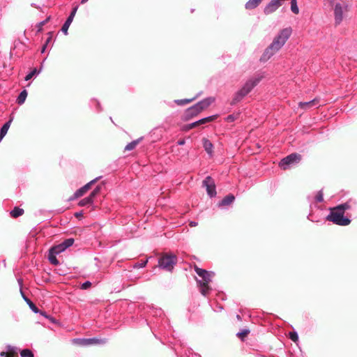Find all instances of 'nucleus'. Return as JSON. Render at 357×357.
Segmentation results:
<instances>
[{"label":"nucleus","mask_w":357,"mask_h":357,"mask_svg":"<svg viewBox=\"0 0 357 357\" xmlns=\"http://www.w3.org/2000/svg\"><path fill=\"white\" fill-rule=\"evenodd\" d=\"M301 155L298 153H291L284 158L279 163V166L282 169H287L290 166L296 165L300 162Z\"/></svg>","instance_id":"nucleus-9"},{"label":"nucleus","mask_w":357,"mask_h":357,"mask_svg":"<svg viewBox=\"0 0 357 357\" xmlns=\"http://www.w3.org/2000/svg\"><path fill=\"white\" fill-rule=\"evenodd\" d=\"M89 0H82L81 1V3L84 4L85 3H86Z\"/></svg>","instance_id":"nucleus-53"},{"label":"nucleus","mask_w":357,"mask_h":357,"mask_svg":"<svg viewBox=\"0 0 357 357\" xmlns=\"http://www.w3.org/2000/svg\"><path fill=\"white\" fill-rule=\"evenodd\" d=\"M263 77L264 76L260 74L251 77L245 83L242 89L243 91H245V93L248 94L252 91V89L259 83Z\"/></svg>","instance_id":"nucleus-10"},{"label":"nucleus","mask_w":357,"mask_h":357,"mask_svg":"<svg viewBox=\"0 0 357 357\" xmlns=\"http://www.w3.org/2000/svg\"><path fill=\"white\" fill-rule=\"evenodd\" d=\"M17 282H18V283H19V284L20 286V293H21L22 297L24 298V296H26L24 295L23 291L22 290V288H21V287L22 285V280L20 278V279L17 280Z\"/></svg>","instance_id":"nucleus-43"},{"label":"nucleus","mask_w":357,"mask_h":357,"mask_svg":"<svg viewBox=\"0 0 357 357\" xmlns=\"http://www.w3.org/2000/svg\"><path fill=\"white\" fill-rule=\"evenodd\" d=\"M11 120L7 121L3 124V126L1 127L0 130V140H1L4 136L6 135L10 126Z\"/></svg>","instance_id":"nucleus-22"},{"label":"nucleus","mask_w":357,"mask_h":357,"mask_svg":"<svg viewBox=\"0 0 357 357\" xmlns=\"http://www.w3.org/2000/svg\"><path fill=\"white\" fill-rule=\"evenodd\" d=\"M263 0H249L245 4V8L247 10H252L256 8Z\"/></svg>","instance_id":"nucleus-21"},{"label":"nucleus","mask_w":357,"mask_h":357,"mask_svg":"<svg viewBox=\"0 0 357 357\" xmlns=\"http://www.w3.org/2000/svg\"><path fill=\"white\" fill-rule=\"evenodd\" d=\"M17 352V349L16 347L11 345H7L6 351H1L0 353V357H15Z\"/></svg>","instance_id":"nucleus-17"},{"label":"nucleus","mask_w":357,"mask_h":357,"mask_svg":"<svg viewBox=\"0 0 357 357\" xmlns=\"http://www.w3.org/2000/svg\"><path fill=\"white\" fill-rule=\"evenodd\" d=\"M77 9H78V6H75L73 8L70 14L69 15V16L68 17L67 20H66V22H64V24L62 26L61 31L65 35L68 34V28L70 26L72 22L73 21V19L75 17V15L77 11Z\"/></svg>","instance_id":"nucleus-14"},{"label":"nucleus","mask_w":357,"mask_h":357,"mask_svg":"<svg viewBox=\"0 0 357 357\" xmlns=\"http://www.w3.org/2000/svg\"><path fill=\"white\" fill-rule=\"evenodd\" d=\"M326 220L340 226H347L351 223V220L344 217V213L339 211L336 207L331 209L330 213L326 217Z\"/></svg>","instance_id":"nucleus-6"},{"label":"nucleus","mask_w":357,"mask_h":357,"mask_svg":"<svg viewBox=\"0 0 357 357\" xmlns=\"http://www.w3.org/2000/svg\"><path fill=\"white\" fill-rule=\"evenodd\" d=\"M298 105L301 109H307L311 107H319L320 105L319 104V100L314 98L307 102H300Z\"/></svg>","instance_id":"nucleus-16"},{"label":"nucleus","mask_w":357,"mask_h":357,"mask_svg":"<svg viewBox=\"0 0 357 357\" xmlns=\"http://www.w3.org/2000/svg\"><path fill=\"white\" fill-rule=\"evenodd\" d=\"M289 338L294 342H297L298 341V335L296 331L290 332L289 334Z\"/></svg>","instance_id":"nucleus-38"},{"label":"nucleus","mask_w":357,"mask_h":357,"mask_svg":"<svg viewBox=\"0 0 357 357\" xmlns=\"http://www.w3.org/2000/svg\"><path fill=\"white\" fill-rule=\"evenodd\" d=\"M291 33L292 29L291 27L282 29L274 38L270 45L265 50L263 55L261 56V60L264 61H267L278 51H279L289 39Z\"/></svg>","instance_id":"nucleus-3"},{"label":"nucleus","mask_w":357,"mask_h":357,"mask_svg":"<svg viewBox=\"0 0 357 357\" xmlns=\"http://www.w3.org/2000/svg\"><path fill=\"white\" fill-rule=\"evenodd\" d=\"M38 313H40L42 316H43L44 317H45L47 319L49 318V315L45 312L39 310V312Z\"/></svg>","instance_id":"nucleus-45"},{"label":"nucleus","mask_w":357,"mask_h":357,"mask_svg":"<svg viewBox=\"0 0 357 357\" xmlns=\"http://www.w3.org/2000/svg\"><path fill=\"white\" fill-rule=\"evenodd\" d=\"M50 20V16L47 17L45 20L38 23V27L39 31L42 29L43 26H44Z\"/></svg>","instance_id":"nucleus-39"},{"label":"nucleus","mask_w":357,"mask_h":357,"mask_svg":"<svg viewBox=\"0 0 357 357\" xmlns=\"http://www.w3.org/2000/svg\"><path fill=\"white\" fill-rule=\"evenodd\" d=\"M27 94L28 93L26 89H24L20 92L17 98V102L18 105H21L25 102Z\"/></svg>","instance_id":"nucleus-23"},{"label":"nucleus","mask_w":357,"mask_h":357,"mask_svg":"<svg viewBox=\"0 0 357 357\" xmlns=\"http://www.w3.org/2000/svg\"><path fill=\"white\" fill-rule=\"evenodd\" d=\"M247 94L248 93H245V91H243V89L241 88L235 93L231 101V105H235L240 102Z\"/></svg>","instance_id":"nucleus-19"},{"label":"nucleus","mask_w":357,"mask_h":357,"mask_svg":"<svg viewBox=\"0 0 357 357\" xmlns=\"http://www.w3.org/2000/svg\"><path fill=\"white\" fill-rule=\"evenodd\" d=\"M47 45L46 43H45L42 47V50H41V53H44L45 51V49L47 47Z\"/></svg>","instance_id":"nucleus-47"},{"label":"nucleus","mask_w":357,"mask_h":357,"mask_svg":"<svg viewBox=\"0 0 357 357\" xmlns=\"http://www.w3.org/2000/svg\"><path fill=\"white\" fill-rule=\"evenodd\" d=\"M189 225L190 227H196L198 224L197 222L191 221Z\"/></svg>","instance_id":"nucleus-46"},{"label":"nucleus","mask_w":357,"mask_h":357,"mask_svg":"<svg viewBox=\"0 0 357 357\" xmlns=\"http://www.w3.org/2000/svg\"><path fill=\"white\" fill-rule=\"evenodd\" d=\"M148 262V259L145 260H141L140 261L135 263L133 265L134 268H142L146 266V264Z\"/></svg>","instance_id":"nucleus-36"},{"label":"nucleus","mask_w":357,"mask_h":357,"mask_svg":"<svg viewBox=\"0 0 357 357\" xmlns=\"http://www.w3.org/2000/svg\"><path fill=\"white\" fill-rule=\"evenodd\" d=\"M82 212H78V213H75V216L76 217H79V216H82Z\"/></svg>","instance_id":"nucleus-52"},{"label":"nucleus","mask_w":357,"mask_h":357,"mask_svg":"<svg viewBox=\"0 0 357 357\" xmlns=\"http://www.w3.org/2000/svg\"><path fill=\"white\" fill-rule=\"evenodd\" d=\"M52 323H55L56 319L50 316H49V318H47Z\"/></svg>","instance_id":"nucleus-50"},{"label":"nucleus","mask_w":357,"mask_h":357,"mask_svg":"<svg viewBox=\"0 0 357 357\" xmlns=\"http://www.w3.org/2000/svg\"><path fill=\"white\" fill-rule=\"evenodd\" d=\"M99 178L100 177H96V178L93 179L92 181H91L90 182H89L79 189H78L77 190H76L73 196L70 199L73 200L75 199L83 196L90 189L92 184L95 183L97 181H98Z\"/></svg>","instance_id":"nucleus-13"},{"label":"nucleus","mask_w":357,"mask_h":357,"mask_svg":"<svg viewBox=\"0 0 357 357\" xmlns=\"http://www.w3.org/2000/svg\"><path fill=\"white\" fill-rule=\"evenodd\" d=\"M291 33L292 29L291 27L282 29L274 38L270 45L265 50L263 55L261 56V60L264 61H267L278 51H279L289 39Z\"/></svg>","instance_id":"nucleus-1"},{"label":"nucleus","mask_w":357,"mask_h":357,"mask_svg":"<svg viewBox=\"0 0 357 357\" xmlns=\"http://www.w3.org/2000/svg\"><path fill=\"white\" fill-rule=\"evenodd\" d=\"M177 144L178 145H183V144H185V140L184 139L178 140Z\"/></svg>","instance_id":"nucleus-49"},{"label":"nucleus","mask_w":357,"mask_h":357,"mask_svg":"<svg viewBox=\"0 0 357 357\" xmlns=\"http://www.w3.org/2000/svg\"><path fill=\"white\" fill-rule=\"evenodd\" d=\"M202 185L206 188L208 195L213 197L216 195V189L214 181L211 176H207L202 182Z\"/></svg>","instance_id":"nucleus-11"},{"label":"nucleus","mask_w":357,"mask_h":357,"mask_svg":"<svg viewBox=\"0 0 357 357\" xmlns=\"http://www.w3.org/2000/svg\"><path fill=\"white\" fill-rule=\"evenodd\" d=\"M202 142H203V147L204 148V150L206 151V153L209 155H213V144L211 142L210 140H208V139L206 138H204L202 139Z\"/></svg>","instance_id":"nucleus-20"},{"label":"nucleus","mask_w":357,"mask_h":357,"mask_svg":"<svg viewBox=\"0 0 357 357\" xmlns=\"http://www.w3.org/2000/svg\"><path fill=\"white\" fill-rule=\"evenodd\" d=\"M73 243H74V239L70 238L66 239L64 241H63L61 243V245L65 248V250H66L68 248L72 246Z\"/></svg>","instance_id":"nucleus-34"},{"label":"nucleus","mask_w":357,"mask_h":357,"mask_svg":"<svg viewBox=\"0 0 357 357\" xmlns=\"http://www.w3.org/2000/svg\"><path fill=\"white\" fill-rule=\"evenodd\" d=\"M195 271L202 279L197 280V282L199 287L201 294L204 296H208L211 291V289L208 286V283L211 281L214 273L213 272H209L199 268L197 266H195Z\"/></svg>","instance_id":"nucleus-4"},{"label":"nucleus","mask_w":357,"mask_h":357,"mask_svg":"<svg viewBox=\"0 0 357 357\" xmlns=\"http://www.w3.org/2000/svg\"><path fill=\"white\" fill-rule=\"evenodd\" d=\"M250 333L248 329H243L241 331L238 332L236 335L238 337L243 340L245 336H247Z\"/></svg>","instance_id":"nucleus-37"},{"label":"nucleus","mask_w":357,"mask_h":357,"mask_svg":"<svg viewBox=\"0 0 357 357\" xmlns=\"http://www.w3.org/2000/svg\"><path fill=\"white\" fill-rule=\"evenodd\" d=\"M40 70H37L36 68L33 69L30 73H29L26 77L25 80L29 81L30 80L34 75H38L40 73Z\"/></svg>","instance_id":"nucleus-32"},{"label":"nucleus","mask_w":357,"mask_h":357,"mask_svg":"<svg viewBox=\"0 0 357 357\" xmlns=\"http://www.w3.org/2000/svg\"><path fill=\"white\" fill-rule=\"evenodd\" d=\"M91 340H91L90 338H78L73 340V341L75 343L79 344L82 346H89L92 344Z\"/></svg>","instance_id":"nucleus-24"},{"label":"nucleus","mask_w":357,"mask_h":357,"mask_svg":"<svg viewBox=\"0 0 357 357\" xmlns=\"http://www.w3.org/2000/svg\"><path fill=\"white\" fill-rule=\"evenodd\" d=\"M51 251H52V252H54L55 254L56 255H59L61 252H63V251H65V248L63 247V245H61V243L59 244V245H56L54 247H52L51 249H50Z\"/></svg>","instance_id":"nucleus-29"},{"label":"nucleus","mask_w":357,"mask_h":357,"mask_svg":"<svg viewBox=\"0 0 357 357\" xmlns=\"http://www.w3.org/2000/svg\"><path fill=\"white\" fill-rule=\"evenodd\" d=\"M357 206V202L356 200L349 199L345 203L341 204L335 206L339 211L344 213L345 211L351 210Z\"/></svg>","instance_id":"nucleus-15"},{"label":"nucleus","mask_w":357,"mask_h":357,"mask_svg":"<svg viewBox=\"0 0 357 357\" xmlns=\"http://www.w3.org/2000/svg\"><path fill=\"white\" fill-rule=\"evenodd\" d=\"M56 254H55L54 252H52V251H51L50 250L49 255H48V259L50 261V263L54 264V265H58L59 264V262L58 259H56Z\"/></svg>","instance_id":"nucleus-26"},{"label":"nucleus","mask_w":357,"mask_h":357,"mask_svg":"<svg viewBox=\"0 0 357 357\" xmlns=\"http://www.w3.org/2000/svg\"><path fill=\"white\" fill-rule=\"evenodd\" d=\"M191 357H201V356L197 354H192Z\"/></svg>","instance_id":"nucleus-51"},{"label":"nucleus","mask_w":357,"mask_h":357,"mask_svg":"<svg viewBox=\"0 0 357 357\" xmlns=\"http://www.w3.org/2000/svg\"><path fill=\"white\" fill-rule=\"evenodd\" d=\"M47 45L46 43H45L42 47V50H41V53H44L45 51V49L47 47Z\"/></svg>","instance_id":"nucleus-48"},{"label":"nucleus","mask_w":357,"mask_h":357,"mask_svg":"<svg viewBox=\"0 0 357 357\" xmlns=\"http://www.w3.org/2000/svg\"><path fill=\"white\" fill-rule=\"evenodd\" d=\"M199 124L197 123V121H195V122H193L192 123H190L188 125L186 126V129L189 130V129H192L196 126H198Z\"/></svg>","instance_id":"nucleus-41"},{"label":"nucleus","mask_w":357,"mask_h":357,"mask_svg":"<svg viewBox=\"0 0 357 357\" xmlns=\"http://www.w3.org/2000/svg\"><path fill=\"white\" fill-rule=\"evenodd\" d=\"M236 317H237V319H238V320H240V319H241V317H240L239 315H237V316H236Z\"/></svg>","instance_id":"nucleus-54"},{"label":"nucleus","mask_w":357,"mask_h":357,"mask_svg":"<svg viewBox=\"0 0 357 357\" xmlns=\"http://www.w3.org/2000/svg\"><path fill=\"white\" fill-rule=\"evenodd\" d=\"M349 11V4L346 1L336 2L334 5L335 24L339 25L344 20V15Z\"/></svg>","instance_id":"nucleus-7"},{"label":"nucleus","mask_w":357,"mask_h":357,"mask_svg":"<svg viewBox=\"0 0 357 357\" xmlns=\"http://www.w3.org/2000/svg\"><path fill=\"white\" fill-rule=\"evenodd\" d=\"M197 96L190 99H181V100H176L175 102L178 105H184L185 104L190 103L194 100L197 98Z\"/></svg>","instance_id":"nucleus-30"},{"label":"nucleus","mask_w":357,"mask_h":357,"mask_svg":"<svg viewBox=\"0 0 357 357\" xmlns=\"http://www.w3.org/2000/svg\"><path fill=\"white\" fill-rule=\"evenodd\" d=\"M24 213V210L19 207H15L13 210L10 211V215L13 218H17Z\"/></svg>","instance_id":"nucleus-27"},{"label":"nucleus","mask_w":357,"mask_h":357,"mask_svg":"<svg viewBox=\"0 0 357 357\" xmlns=\"http://www.w3.org/2000/svg\"><path fill=\"white\" fill-rule=\"evenodd\" d=\"M52 33H49V37L47 38V40H46V41H45V43H46L47 45H48V43L51 42V40H52Z\"/></svg>","instance_id":"nucleus-44"},{"label":"nucleus","mask_w":357,"mask_h":357,"mask_svg":"<svg viewBox=\"0 0 357 357\" xmlns=\"http://www.w3.org/2000/svg\"><path fill=\"white\" fill-rule=\"evenodd\" d=\"M102 187L98 185L97 186L89 195V197H85L79 201V206H85L88 205H91L93 203L94 198L97 196L98 194L100 193Z\"/></svg>","instance_id":"nucleus-12"},{"label":"nucleus","mask_w":357,"mask_h":357,"mask_svg":"<svg viewBox=\"0 0 357 357\" xmlns=\"http://www.w3.org/2000/svg\"><path fill=\"white\" fill-rule=\"evenodd\" d=\"M214 119V116H210L205 118H203L202 119H199V121H197L199 126L208 123L212 121Z\"/></svg>","instance_id":"nucleus-33"},{"label":"nucleus","mask_w":357,"mask_h":357,"mask_svg":"<svg viewBox=\"0 0 357 357\" xmlns=\"http://www.w3.org/2000/svg\"><path fill=\"white\" fill-rule=\"evenodd\" d=\"M21 357H34L33 352L28 349H23L20 353Z\"/></svg>","instance_id":"nucleus-35"},{"label":"nucleus","mask_w":357,"mask_h":357,"mask_svg":"<svg viewBox=\"0 0 357 357\" xmlns=\"http://www.w3.org/2000/svg\"><path fill=\"white\" fill-rule=\"evenodd\" d=\"M141 140V138L139 139H137L136 140H134L130 143H128L126 147H125V151H132L133 149H135V148L137 146V145L139 144V142H140Z\"/></svg>","instance_id":"nucleus-25"},{"label":"nucleus","mask_w":357,"mask_h":357,"mask_svg":"<svg viewBox=\"0 0 357 357\" xmlns=\"http://www.w3.org/2000/svg\"><path fill=\"white\" fill-rule=\"evenodd\" d=\"M177 263V257L175 255H165L162 256L159 260L158 264L160 268L171 271L174 266Z\"/></svg>","instance_id":"nucleus-8"},{"label":"nucleus","mask_w":357,"mask_h":357,"mask_svg":"<svg viewBox=\"0 0 357 357\" xmlns=\"http://www.w3.org/2000/svg\"><path fill=\"white\" fill-rule=\"evenodd\" d=\"M24 300L26 302V303L29 305V307L33 312L38 313L39 312L38 308L26 296H24Z\"/></svg>","instance_id":"nucleus-28"},{"label":"nucleus","mask_w":357,"mask_h":357,"mask_svg":"<svg viewBox=\"0 0 357 357\" xmlns=\"http://www.w3.org/2000/svg\"><path fill=\"white\" fill-rule=\"evenodd\" d=\"M235 199V197L233 195H229L224 197L219 203L218 206L220 208H224L231 204Z\"/></svg>","instance_id":"nucleus-18"},{"label":"nucleus","mask_w":357,"mask_h":357,"mask_svg":"<svg viewBox=\"0 0 357 357\" xmlns=\"http://www.w3.org/2000/svg\"><path fill=\"white\" fill-rule=\"evenodd\" d=\"M291 33L292 29L291 27L282 29L274 38L270 45L265 50L263 55L261 56V60L264 61H267L278 51H279L289 39Z\"/></svg>","instance_id":"nucleus-2"},{"label":"nucleus","mask_w":357,"mask_h":357,"mask_svg":"<svg viewBox=\"0 0 357 357\" xmlns=\"http://www.w3.org/2000/svg\"><path fill=\"white\" fill-rule=\"evenodd\" d=\"M91 283L89 281H86L82 284V289H86L91 286Z\"/></svg>","instance_id":"nucleus-42"},{"label":"nucleus","mask_w":357,"mask_h":357,"mask_svg":"<svg viewBox=\"0 0 357 357\" xmlns=\"http://www.w3.org/2000/svg\"><path fill=\"white\" fill-rule=\"evenodd\" d=\"M315 199H316V201L318 202H323L324 197H323V193H322L321 190L319 191V192L316 195Z\"/></svg>","instance_id":"nucleus-40"},{"label":"nucleus","mask_w":357,"mask_h":357,"mask_svg":"<svg viewBox=\"0 0 357 357\" xmlns=\"http://www.w3.org/2000/svg\"><path fill=\"white\" fill-rule=\"evenodd\" d=\"M91 340H91V343L92 344H105L107 342V340L106 338H96V337H93V338H90Z\"/></svg>","instance_id":"nucleus-31"},{"label":"nucleus","mask_w":357,"mask_h":357,"mask_svg":"<svg viewBox=\"0 0 357 357\" xmlns=\"http://www.w3.org/2000/svg\"><path fill=\"white\" fill-rule=\"evenodd\" d=\"M214 101V98L208 97L198 102L195 105L186 109L185 112V119H188L197 116L202 111L206 109L208 106H210Z\"/></svg>","instance_id":"nucleus-5"}]
</instances>
